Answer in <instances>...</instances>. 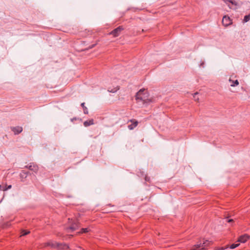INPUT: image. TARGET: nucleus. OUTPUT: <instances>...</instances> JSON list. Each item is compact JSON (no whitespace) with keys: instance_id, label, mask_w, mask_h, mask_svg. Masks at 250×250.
<instances>
[{"instance_id":"f257e3e1","label":"nucleus","mask_w":250,"mask_h":250,"mask_svg":"<svg viewBox=\"0 0 250 250\" xmlns=\"http://www.w3.org/2000/svg\"><path fill=\"white\" fill-rule=\"evenodd\" d=\"M136 100L137 102H142L143 104L152 102V101L148 98L147 91L145 89H141L136 93Z\"/></svg>"},{"instance_id":"f03ea898","label":"nucleus","mask_w":250,"mask_h":250,"mask_svg":"<svg viewBox=\"0 0 250 250\" xmlns=\"http://www.w3.org/2000/svg\"><path fill=\"white\" fill-rule=\"evenodd\" d=\"M46 246H51L53 248H58L60 249H67L69 247L66 244H59L57 242H49L46 243Z\"/></svg>"},{"instance_id":"7ed1b4c3","label":"nucleus","mask_w":250,"mask_h":250,"mask_svg":"<svg viewBox=\"0 0 250 250\" xmlns=\"http://www.w3.org/2000/svg\"><path fill=\"white\" fill-rule=\"evenodd\" d=\"M124 30V28L122 26H120L114 29L109 33V35H112L114 37H116L119 36L121 32Z\"/></svg>"},{"instance_id":"20e7f679","label":"nucleus","mask_w":250,"mask_h":250,"mask_svg":"<svg viewBox=\"0 0 250 250\" xmlns=\"http://www.w3.org/2000/svg\"><path fill=\"white\" fill-rule=\"evenodd\" d=\"M228 82L229 86L231 87H236L239 84V81L237 79H234L232 76L229 77Z\"/></svg>"},{"instance_id":"39448f33","label":"nucleus","mask_w":250,"mask_h":250,"mask_svg":"<svg viewBox=\"0 0 250 250\" xmlns=\"http://www.w3.org/2000/svg\"><path fill=\"white\" fill-rule=\"evenodd\" d=\"M26 167L31 171H34L35 173H37L39 170V167L37 165L34 163H30Z\"/></svg>"},{"instance_id":"423d86ee","label":"nucleus","mask_w":250,"mask_h":250,"mask_svg":"<svg viewBox=\"0 0 250 250\" xmlns=\"http://www.w3.org/2000/svg\"><path fill=\"white\" fill-rule=\"evenodd\" d=\"M222 23L225 26H228L231 23V21L229 17L225 16L222 19Z\"/></svg>"},{"instance_id":"0eeeda50","label":"nucleus","mask_w":250,"mask_h":250,"mask_svg":"<svg viewBox=\"0 0 250 250\" xmlns=\"http://www.w3.org/2000/svg\"><path fill=\"white\" fill-rule=\"evenodd\" d=\"M250 238V236L248 234H244L241 236H240L238 239V242H241L242 243H245L248 240H249Z\"/></svg>"},{"instance_id":"6e6552de","label":"nucleus","mask_w":250,"mask_h":250,"mask_svg":"<svg viewBox=\"0 0 250 250\" xmlns=\"http://www.w3.org/2000/svg\"><path fill=\"white\" fill-rule=\"evenodd\" d=\"M224 2L228 5L230 9H232L233 6L236 5V3L234 0H224Z\"/></svg>"},{"instance_id":"1a4fd4ad","label":"nucleus","mask_w":250,"mask_h":250,"mask_svg":"<svg viewBox=\"0 0 250 250\" xmlns=\"http://www.w3.org/2000/svg\"><path fill=\"white\" fill-rule=\"evenodd\" d=\"M129 122H130L132 123V124L129 125L128 126V128L130 130L133 129L135 127H136L138 124V122L136 121L135 120H130L129 121Z\"/></svg>"},{"instance_id":"9d476101","label":"nucleus","mask_w":250,"mask_h":250,"mask_svg":"<svg viewBox=\"0 0 250 250\" xmlns=\"http://www.w3.org/2000/svg\"><path fill=\"white\" fill-rule=\"evenodd\" d=\"M12 130L14 132L15 134H18L21 132L22 131V128L21 126H16L11 128Z\"/></svg>"},{"instance_id":"9b49d317","label":"nucleus","mask_w":250,"mask_h":250,"mask_svg":"<svg viewBox=\"0 0 250 250\" xmlns=\"http://www.w3.org/2000/svg\"><path fill=\"white\" fill-rule=\"evenodd\" d=\"M79 228V225L77 222H76L72 224V225L69 227V229L72 230V231L77 229Z\"/></svg>"},{"instance_id":"f8f14e48","label":"nucleus","mask_w":250,"mask_h":250,"mask_svg":"<svg viewBox=\"0 0 250 250\" xmlns=\"http://www.w3.org/2000/svg\"><path fill=\"white\" fill-rule=\"evenodd\" d=\"M94 124V120L93 119H90L89 120L86 121L84 122L83 125L85 126H88L90 125H92Z\"/></svg>"},{"instance_id":"ddd939ff","label":"nucleus","mask_w":250,"mask_h":250,"mask_svg":"<svg viewBox=\"0 0 250 250\" xmlns=\"http://www.w3.org/2000/svg\"><path fill=\"white\" fill-rule=\"evenodd\" d=\"M210 241H209L208 240L205 241L202 244V249H204L206 247L209 246V245H210Z\"/></svg>"},{"instance_id":"4468645a","label":"nucleus","mask_w":250,"mask_h":250,"mask_svg":"<svg viewBox=\"0 0 250 250\" xmlns=\"http://www.w3.org/2000/svg\"><path fill=\"white\" fill-rule=\"evenodd\" d=\"M84 104H85L84 103H83L81 104V106L83 108V113L85 114H87L88 113V109H87V107L84 105Z\"/></svg>"},{"instance_id":"2eb2a0df","label":"nucleus","mask_w":250,"mask_h":250,"mask_svg":"<svg viewBox=\"0 0 250 250\" xmlns=\"http://www.w3.org/2000/svg\"><path fill=\"white\" fill-rule=\"evenodd\" d=\"M250 20V15H246L244 17L243 21L245 22H248Z\"/></svg>"},{"instance_id":"dca6fc26","label":"nucleus","mask_w":250,"mask_h":250,"mask_svg":"<svg viewBox=\"0 0 250 250\" xmlns=\"http://www.w3.org/2000/svg\"><path fill=\"white\" fill-rule=\"evenodd\" d=\"M202 244L201 243H198L195 245L193 246V250H196L198 248H199L200 247L202 248Z\"/></svg>"},{"instance_id":"f3484780","label":"nucleus","mask_w":250,"mask_h":250,"mask_svg":"<svg viewBox=\"0 0 250 250\" xmlns=\"http://www.w3.org/2000/svg\"><path fill=\"white\" fill-rule=\"evenodd\" d=\"M89 230H90V229L89 228L82 229H81V232H80L79 233H86V232H89Z\"/></svg>"},{"instance_id":"a211bd4d","label":"nucleus","mask_w":250,"mask_h":250,"mask_svg":"<svg viewBox=\"0 0 250 250\" xmlns=\"http://www.w3.org/2000/svg\"><path fill=\"white\" fill-rule=\"evenodd\" d=\"M239 245V244H238V243H237V244H233L230 245V248L231 249H233L238 247Z\"/></svg>"},{"instance_id":"6ab92c4d","label":"nucleus","mask_w":250,"mask_h":250,"mask_svg":"<svg viewBox=\"0 0 250 250\" xmlns=\"http://www.w3.org/2000/svg\"><path fill=\"white\" fill-rule=\"evenodd\" d=\"M30 233L29 231L22 230L21 236L26 235Z\"/></svg>"},{"instance_id":"aec40b11","label":"nucleus","mask_w":250,"mask_h":250,"mask_svg":"<svg viewBox=\"0 0 250 250\" xmlns=\"http://www.w3.org/2000/svg\"><path fill=\"white\" fill-rule=\"evenodd\" d=\"M119 89V88L118 87L115 88L114 89H111V90L108 89V91L110 92H116Z\"/></svg>"},{"instance_id":"412c9836","label":"nucleus","mask_w":250,"mask_h":250,"mask_svg":"<svg viewBox=\"0 0 250 250\" xmlns=\"http://www.w3.org/2000/svg\"><path fill=\"white\" fill-rule=\"evenodd\" d=\"M198 94V93L196 92V93H195L193 95V98L194 99V100L195 101H199V98L198 97H196V95Z\"/></svg>"},{"instance_id":"4be33fe9","label":"nucleus","mask_w":250,"mask_h":250,"mask_svg":"<svg viewBox=\"0 0 250 250\" xmlns=\"http://www.w3.org/2000/svg\"><path fill=\"white\" fill-rule=\"evenodd\" d=\"M11 188V185H9L7 188H0V189L2 190H7L8 189H10Z\"/></svg>"},{"instance_id":"5701e85b","label":"nucleus","mask_w":250,"mask_h":250,"mask_svg":"<svg viewBox=\"0 0 250 250\" xmlns=\"http://www.w3.org/2000/svg\"><path fill=\"white\" fill-rule=\"evenodd\" d=\"M232 221H233V220H232V219H229V220H228V222H232Z\"/></svg>"},{"instance_id":"b1692460","label":"nucleus","mask_w":250,"mask_h":250,"mask_svg":"<svg viewBox=\"0 0 250 250\" xmlns=\"http://www.w3.org/2000/svg\"><path fill=\"white\" fill-rule=\"evenodd\" d=\"M95 45V44H93V45H92V46L90 48H92V47H93Z\"/></svg>"}]
</instances>
